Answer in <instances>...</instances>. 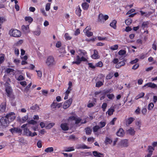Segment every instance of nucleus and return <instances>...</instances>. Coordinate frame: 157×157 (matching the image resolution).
Returning <instances> with one entry per match:
<instances>
[{"mask_svg": "<svg viewBox=\"0 0 157 157\" xmlns=\"http://www.w3.org/2000/svg\"><path fill=\"white\" fill-rule=\"evenodd\" d=\"M45 63L46 65L49 67L55 66L56 64L55 59L52 56H49L47 58Z\"/></svg>", "mask_w": 157, "mask_h": 157, "instance_id": "1", "label": "nucleus"}, {"mask_svg": "<svg viewBox=\"0 0 157 157\" xmlns=\"http://www.w3.org/2000/svg\"><path fill=\"white\" fill-rule=\"evenodd\" d=\"M28 125V124H25L22 125L21 127L22 128H24L23 132L24 134L27 136L33 137L35 136H36L37 134L35 132L33 133L29 130V129L26 127Z\"/></svg>", "mask_w": 157, "mask_h": 157, "instance_id": "2", "label": "nucleus"}, {"mask_svg": "<svg viewBox=\"0 0 157 157\" xmlns=\"http://www.w3.org/2000/svg\"><path fill=\"white\" fill-rule=\"evenodd\" d=\"M9 120L6 117H2L0 119V128L3 129L7 127L9 124Z\"/></svg>", "mask_w": 157, "mask_h": 157, "instance_id": "3", "label": "nucleus"}, {"mask_svg": "<svg viewBox=\"0 0 157 157\" xmlns=\"http://www.w3.org/2000/svg\"><path fill=\"white\" fill-rule=\"evenodd\" d=\"M5 87V90L7 94V96L9 98H12L13 90L10 84L7 82H6L4 84Z\"/></svg>", "mask_w": 157, "mask_h": 157, "instance_id": "4", "label": "nucleus"}, {"mask_svg": "<svg viewBox=\"0 0 157 157\" xmlns=\"http://www.w3.org/2000/svg\"><path fill=\"white\" fill-rule=\"evenodd\" d=\"M9 34L10 36L15 37H20L21 35V32L17 29H11L9 31Z\"/></svg>", "mask_w": 157, "mask_h": 157, "instance_id": "5", "label": "nucleus"}, {"mask_svg": "<svg viewBox=\"0 0 157 157\" xmlns=\"http://www.w3.org/2000/svg\"><path fill=\"white\" fill-rule=\"evenodd\" d=\"M6 119L9 120V123L13 121L16 118L15 114L14 112H11L7 114L5 117Z\"/></svg>", "mask_w": 157, "mask_h": 157, "instance_id": "6", "label": "nucleus"}, {"mask_svg": "<svg viewBox=\"0 0 157 157\" xmlns=\"http://www.w3.org/2000/svg\"><path fill=\"white\" fill-rule=\"evenodd\" d=\"M73 101L72 98H70L68 100L65 101L63 105V108L66 109L69 108L71 105Z\"/></svg>", "mask_w": 157, "mask_h": 157, "instance_id": "7", "label": "nucleus"}, {"mask_svg": "<svg viewBox=\"0 0 157 157\" xmlns=\"http://www.w3.org/2000/svg\"><path fill=\"white\" fill-rule=\"evenodd\" d=\"M143 87V88L150 87L152 89H156L157 88V85L154 83L149 82L144 85Z\"/></svg>", "mask_w": 157, "mask_h": 157, "instance_id": "8", "label": "nucleus"}, {"mask_svg": "<svg viewBox=\"0 0 157 157\" xmlns=\"http://www.w3.org/2000/svg\"><path fill=\"white\" fill-rule=\"evenodd\" d=\"M9 131L12 134L14 133H21L22 130L17 127H14L9 129Z\"/></svg>", "mask_w": 157, "mask_h": 157, "instance_id": "9", "label": "nucleus"}, {"mask_svg": "<svg viewBox=\"0 0 157 157\" xmlns=\"http://www.w3.org/2000/svg\"><path fill=\"white\" fill-rule=\"evenodd\" d=\"M6 100H5L1 103L0 105V112L3 113L5 112L6 108Z\"/></svg>", "mask_w": 157, "mask_h": 157, "instance_id": "10", "label": "nucleus"}, {"mask_svg": "<svg viewBox=\"0 0 157 157\" xmlns=\"http://www.w3.org/2000/svg\"><path fill=\"white\" fill-rule=\"evenodd\" d=\"M97 102V99L96 98H93L92 100H90L89 101V103L87 105V106L88 108H91L94 106Z\"/></svg>", "mask_w": 157, "mask_h": 157, "instance_id": "11", "label": "nucleus"}, {"mask_svg": "<svg viewBox=\"0 0 157 157\" xmlns=\"http://www.w3.org/2000/svg\"><path fill=\"white\" fill-rule=\"evenodd\" d=\"M119 145L121 147H128V140L124 139L121 140L119 143Z\"/></svg>", "mask_w": 157, "mask_h": 157, "instance_id": "12", "label": "nucleus"}, {"mask_svg": "<svg viewBox=\"0 0 157 157\" xmlns=\"http://www.w3.org/2000/svg\"><path fill=\"white\" fill-rule=\"evenodd\" d=\"M135 120V119L132 117H130L125 120L126 125L129 126Z\"/></svg>", "mask_w": 157, "mask_h": 157, "instance_id": "13", "label": "nucleus"}, {"mask_svg": "<svg viewBox=\"0 0 157 157\" xmlns=\"http://www.w3.org/2000/svg\"><path fill=\"white\" fill-rule=\"evenodd\" d=\"M82 12V10L79 6H78L76 8V10H75V14L79 17H80L81 16V12Z\"/></svg>", "mask_w": 157, "mask_h": 157, "instance_id": "14", "label": "nucleus"}, {"mask_svg": "<svg viewBox=\"0 0 157 157\" xmlns=\"http://www.w3.org/2000/svg\"><path fill=\"white\" fill-rule=\"evenodd\" d=\"M124 134V131L122 128H120L116 132L117 135L120 137H122Z\"/></svg>", "mask_w": 157, "mask_h": 157, "instance_id": "15", "label": "nucleus"}, {"mask_svg": "<svg viewBox=\"0 0 157 157\" xmlns=\"http://www.w3.org/2000/svg\"><path fill=\"white\" fill-rule=\"evenodd\" d=\"M60 127L63 131H67L69 129V127L67 124L66 123H62L60 125Z\"/></svg>", "mask_w": 157, "mask_h": 157, "instance_id": "16", "label": "nucleus"}, {"mask_svg": "<svg viewBox=\"0 0 157 157\" xmlns=\"http://www.w3.org/2000/svg\"><path fill=\"white\" fill-rule=\"evenodd\" d=\"M82 9L84 10H88L89 7V4L86 2L83 3L82 4Z\"/></svg>", "mask_w": 157, "mask_h": 157, "instance_id": "17", "label": "nucleus"}, {"mask_svg": "<svg viewBox=\"0 0 157 157\" xmlns=\"http://www.w3.org/2000/svg\"><path fill=\"white\" fill-rule=\"evenodd\" d=\"M124 57H123L122 56H121V57H119V60H122L123 59L122 61H121L119 63V64H120L121 66H124L125 65V63L127 61V60L125 59H124Z\"/></svg>", "mask_w": 157, "mask_h": 157, "instance_id": "18", "label": "nucleus"}, {"mask_svg": "<svg viewBox=\"0 0 157 157\" xmlns=\"http://www.w3.org/2000/svg\"><path fill=\"white\" fill-rule=\"evenodd\" d=\"M29 25H27L25 26V25H22L21 26V29L23 32L25 33L28 32L29 31Z\"/></svg>", "mask_w": 157, "mask_h": 157, "instance_id": "19", "label": "nucleus"}, {"mask_svg": "<svg viewBox=\"0 0 157 157\" xmlns=\"http://www.w3.org/2000/svg\"><path fill=\"white\" fill-rule=\"evenodd\" d=\"M81 62V60L79 56H76V61H73L72 62V63L73 64H75L77 65H79L80 64Z\"/></svg>", "mask_w": 157, "mask_h": 157, "instance_id": "20", "label": "nucleus"}, {"mask_svg": "<svg viewBox=\"0 0 157 157\" xmlns=\"http://www.w3.org/2000/svg\"><path fill=\"white\" fill-rule=\"evenodd\" d=\"M28 114H27L23 117H22L21 119H20L19 120V121L22 123L25 122L28 119Z\"/></svg>", "mask_w": 157, "mask_h": 157, "instance_id": "21", "label": "nucleus"}, {"mask_svg": "<svg viewBox=\"0 0 157 157\" xmlns=\"http://www.w3.org/2000/svg\"><path fill=\"white\" fill-rule=\"evenodd\" d=\"M127 131L130 135L132 136L134 135L135 133V131L134 130V129L131 127Z\"/></svg>", "mask_w": 157, "mask_h": 157, "instance_id": "22", "label": "nucleus"}, {"mask_svg": "<svg viewBox=\"0 0 157 157\" xmlns=\"http://www.w3.org/2000/svg\"><path fill=\"white\" fill-rule=\"evenodd\" d=\"M117 21L116 20H114L110 23L109 25L114 29H117Z\"/></svg>", "mask_w": 157, "mask_h": 157, "instance_id": "23", "label": "nucleus"}, {"mask_svg": "<svg viewBox=\"0 0 157 157\" xmlns=\"http://www.w3.org/2000/svg\"><path fill=\"white\" fill-rule=\"evenodd\" d=\"M92 59H96L98 58V52L97 50H94V54L91 55Z\"/></svg>", "mask_w": 157, "mask_h": 157, "instance_id": "24", "label": "nucleus"}, {"mask_svg": "<svg viewBox=\"0 0 157 157\" xmlns=\"http://www.w3.org/2000/svg\"><path fill=\"white\" fill-rule=\"evenodd\" d=\"M77 149H90V147H87L86 145L84 144H80L78 145V146L77 147Z\"/></svg>", "mask_w": 157, "mask_h": 157, "instance_id": "25", "label": "nucleus"}, {"mask_svg": "<svg viewBox=\"0 0 157 157\" xmlns=\"http://www.w3.org/2000/svg\"><path fill=\"white\" fill-rule=\"evenodd\" d=\"M25 20L26 21H28L29 24L31 23L33 20V18L30 16L25 17Z\"/></svg>", "mask_w": 157, "mask_h": 157, "instance_id": "26", "label": "nucleus"}, {"mask_svg": "<svg viewBox=\"0 0 157 157\" xmlns=\"http://www.w3.org/2000/svg\"><path fill=\"white\" fill-rule=\"evenodd\" d=\"M85 129V130L86 134L87 135H89L91 134V133L92 132V130L91 129H90V127H88L86 128Z\"/></svg>", "mask_w": 157, "mask_h": 157, "instance_id": "27", "label": "nucleus"}, {"mask_svg": "<svg viewBox=\"0 0 157 157\" xmlns=\"http://www.w3.org/2000/svg\"><path fill=\"white\" fill-rule=\"evenodd\" d=\"M106 122L105 121H101L99 124V129L104 127L106 125Z\"/></svg>", "mask_w": 157, "mask_h": 157, "instance_id": "28", "label": "nucleus"}, {"mask_svg": "<svg viewBox=\"0 0 157 157\" xmlns=\"http://www.w3.org/2000/svg\"><path fill=\"white\" fill-rule=\"evenodd\" d=\"M115 110L114 108H111L109 109L108 110L107 112L109 116H111L112 115L114 112Z\"/></svg>", "mask_w": 157, "mask_h": 157, "instance_id": "29", "label": "nucleus"}, {"mask_svg": "<svg viewBox=\"0 0 157 157\" xmlns=\"http://www.w3.org/2000/svg\"><path fill=\"white\" fill-rule=\"evenodd\" d=\"M53 151L54 149L52 147H48L46 148L44 150V151L47 153L51 152H53Z\"/></svg>", "mask_w": 157, "mask_h": 157, "instance_id": "30", "label": "nucleus"}, {"mask_svg": "<svg viewBox=\"0 0 157 157\" xmlns=\"http://www.w3.org/2000/svg\"><path fill=\"white\" fill-rule=\"evenodd\" d=\"M112 140L108 137H106L105 141V143L106 144H111L112 142Z\"/></svg>", "mask_w": 157, "mask_h": 157, "instance_id": "31", "label": "nucleus"}, {"mask_svg": "<svg viewBox=\"0 0 157 157\" xmlns=\"http://www.w3.org/2000/svg\"><path fill=\"white\" fill-rule=\"evenodd\" d=\"M88 64L89 65V68L92 69H94L95 68V66L98 67V63H97L95 66L93 65V64L92 63H88Z\"/></svg>", "mask_w": 157, "mask_h": 157, "instance_id": "32", "label": "nucleus"}, {"mask_svg": "<svg viewBox=\"0 0 157 157\" xmlns=\"http://www.w3.org/2000/svg\"><path fill=\"white\" fill-rule=\"evenodd\" d=\"M52 109H55L57 108V102L54 101L51 105Z\"/></svg>", "mask_w": 157, "mask_h": 157, "instance_id": "33", "label": "nucleus"}, {"mask_svg": "<svg viewBox=\"0 0 157 157\" xmlns=\"http://www.w3.org/2000/svg\"><path fill=\"white\" fill-rule=\"evenodd\" d=\"M132 22V20L130 18L127 19L125 21V24L127 25H130Z\"/></svg>", "mask_w": 157, "mask_h": 157, "instance_id": "34", "label": "nucleus"}, {"mask_svg": "<svg viewBox=\"0 0 157 157\" xmlns=\"http://www.w3.org/2000/svg\"><path fill=\"white\" fill-rule=\"evenodd\" d=\"M148 24L149 22L148 21H144L142 24V27L143 28L147 27Z\"/></svg>", "mask_w": 157, "mask_h": 157, "instance_id": "35", "label": "nucleus"}, {"mask_svg": "<svg viewBox=\"0 0 157 157\" xmlns=\"http://www.w3.org/2000/svg\"><path fill=\"white\" fill-rule=\"evenodd\" d=\"M113 90L112 88H110L107 90H104L103 92V94L105 95V94L109 93H111Z\"/></svg>", "mask_w": 157, "mask_h": 157, "instance_id": "36", "label": "nucleus"}, {"mask_svg": "<svg viewBox=\"0 0 157 157\" xmlns=\"http://www.w3.org/2000/svg\"><path fill=\"white\" fill-rule=\"evenodd\" d=\"M74 150L75 149L73 147H66L65 149V151L67 152H70Z\"/></svg>", "mask_w": 157, "mask_h": 157, "instance_id": "37", "label": "nucleus"}, {"mask_svg": "<svg viewBox=\"0 0 157 157\" xmlns=\"http://www.w3.org/2000/svg\"><path fill=\"white\" fill-rule=\"evenodd\" d=\"M103 16L104 15L101 13H100L99 14V22H103Z\"/></svg>", "mask_w": 157, "mask_h": 157, "instance_id": "38", "label": "nucleus"}, {"mask_svg": "<svg viewBox=\"0 0 157 157\" xmlns=\"http://www.w3.org/2000/svg\"><path fill=\"white\" fill-rule=\"evenodd\" d=\"M154 106V104L152 102L149 103L148 105V109L149 110H151L152 109Z\"/></svg>", "mask_w": 157, "mask_h": 157, "instance_id": "39", "label": "nucleus"}, {"mask_svg": "<svg viewBox=\"0 0 157 157\" xmlns=\"http://www.w3.org/2000/svg\"><path fill=\"white\" fill-rule=\"evenodd\" d=\"M126 53V51L124 50H120L118 52V54L120 56H123L125 55Z\"/></svg>", "mask_w": 157, "mask_h": 157, "instance_id": "40", "label": "nucleus"}, {"mask_svg": "<svg viewBox=\"0 0 157 157\" xmlns=\"http://www.w3.org/2000/svg\"><path fill=\"white\" fill-rule=\"evenodd\" d=\"M64 36L66 39L67 40H70L72 38V37L69 36V34L67 33H65Z\"/></svg>", "mask_w": 157, "mask_h": 157, "instance_id": "41", "label": "nucleus"}, {"mask_svg": "<svg viewBox=\"0 0 157 157\" xmlns=\"http://www.w3.org/2000/svg\"><path fill=\"white\" fill-rule=\"evenodd\" d=\"M118 47V45L116 44L110 47V49L112 50H117Z\"/></svg>", "mask_w": 157, "mask_h": 157, "instance_id": "42", "label": "nucleus"}, {"mask_svg": "<svg viewBox=\"0 0 157 157\" xmlns=\"http://www.w3.org/2000/svg\"><path fill=\"white\" fill-rule=\"evenodd\" d=\"M51 4L48 3L46 4L45 6V10L46 11H49L50 9Z\"/></svg>", "mask_w": 157, "mask_h": 157, "instance_id": "43", "label": "nucleus"}, {"mask_svg": "<svg viewBox=\"0 0 157 157\" xmlns=\"http://www.w3.org/2000/svg\"><path fill=\"white\" fill-rule=\"evenodd\" d=\"M107 105L106 103H104L101 106V108L102 109V110L103 111H105V109L107 107Z\"/></svg>", "mask_w": 157, "mask_h": 157, "instance_id": "44", "label": "nucleus"}, {"mask_svg": "<svg viewBox=\"0 0 157 157\" xmlns=\"http://www.w3.org/2000/svg\"><path fill=\"white\" fill-rule=\"evenodd\" d=\"M148 53H147L145 54H142L139 56L140 59H144L145 57L147 55Z\"/></svg>", "mask_w": 157, "mask_h": 157, "instance_id": "45", "label": "nucleus"}, {"mask_svg": "<svg viewBox=\"0 0 157 157\" xmlns=\"http://www.w3.org/2000/svg\"><path fill=\"white\" fill-rule=\"evenodd\" d=\"M85 32L86 34V35L88 37H90L92 36L93 34V33L92 32H90L89 31H85Z\"/></svg>", "mask_w": 157, "mask_h": 157, "instance_id": "46", "label": "nucleus"}, {"mask_svg": "<svg viewBox=\"0 0 157 157\" xmlns=\"http://www.w3.org/2000/svg\"><path fill=\"white\" fill-rule=\"evenodd\" d=\"M107 97L110 99L112 100L114 98V96L113 94H107Z\"/></svg>", "mask_w": 157, "mask_h": 157, "instance_id": "47", "label": "nucleus"}, {"mask_svg": "<svg viewBox=\"0 0 157 157\" xmlns=\"http://www.w3.org/2000/svg\"><path fill=\"white\" fill-rule=\"evenodd\" d=\"M148 152L152 153L153 151L154 150V148L151 146H149L148 147Z\"/></svg>", "mask_w": 157, "mask_h": 157, "instance_id": "48", "label": "nucleus"}, {"mask_svg": "<svg viewBox=\"0 0 157 157\" xmlns=\"http://www.w3.org/2000/svg\"><path fill=\"white\" fill-rule=\"evenodd\" d=\"M29 124H31L33 125H35L37 123V122L33 120H32L28 122Z\"/></svg>", "mask_w": 157, "mask_h": 157, "instance_id": "49", "label": "nucleus"}, {"mask_svg": "<svg viewBox=\"0 0 157 157\" xmlns=\"http://www.w3.org/2000/svg\"><path fill=\"white\" fill-rule=\"evenodd\" d=\"M82 120V119L79 118V117H78V118H76L75 121V124H78Z\"/></svg>", "mask_w": 157, "mask_h": 157, "instance_id": "50", "label": "nucleus"}, {"mask_svg": "<svg viewBox=\"0 0 157 157\" xmlns=\"http://www.w3.org/2000/svg\"><path fill=\"white\" fill-rule=\"evenodd\" d=\"M139 66V65L138 63H136L132 67V69L133 70H136L137 69Z\"/></svg>", "mask_w": 157, "mask_h": 157, "instance_id": "51", "label": "nucleus"}, {"mask_svg": "<svg viewBox=\"0 0 157 157\" xmlns=\"http://www.w3.org/2000/svg\"><path fill=\"white\" fill-rule=\"evenodd\" d=\"M24 78L22 75H20L18 78L17 79V80L18 81H21L24 79Z\"/></svg>", "mask_w": 157, "mask_h": 157, "instance_id": "52", "label": "nucleus"}, {"mask_svg": "<svg viewBox=\"0 0 157 157\" xmlns=\"http://www.w3.org/2000/svg\"><path fill=\"white\" fill-rule=\"evenodd\" d=\"M13 69L10 68H8L6 70V73L7 74L10 73V72H13Z\"/></svg>", "mask_w": 157, "mask_h": 157, "instance_id": "53", "label": "nucleus"}, {"mask_svg": "<svg viewBox=\"0 0 157 157\" xmlns=\"http://www.w3.org/2000/svg\"><path fill=\"white\" fill-rule=\"evenodd\" d=\"M37 147L39 148H41L42 147L41 142V141L39 140L37 143Z\"/></svg>", "mask_w": 157, "mask_h": 157, "instance_id": "54", "label": "nucleus"}, {"mask_svg": "<svg viewBox=\"0 0 157 157\" xmlns=\"http://www.w3.org/2000/svg\"><path fill=\"white\" fill-rule=\"evenodd\" d=\"M55 125L54 123H51L49 124L46 126L48 128H51Z\"/></svg>", "mask_w": 157, "mask_h": 157, "instance_id": "55", "label": "nucleus"}, {"mask_svg": "<svg viewBox=\"0 0 157 157\" xmlns=\"http://www.w3.org/2000/svg\"><path fill=\"white\" fill-rule=\"evenodd\" d=\"M117 118L116 117L114 118L110 122V124L113 125L115 124V122L116 121Z\"/></svg>", "mask_w": 157, "mask_h": 157, "instance_id": "56", "label": "nucleus"}, {"mask_svg": "<svg viewBox=\"0 0 157 157\" xmlns=\"http://www.w3.org/2000/svg\"><path fill=\"white\" fill-rule=\"evenodd\" d=\"M4 60V55L3 54V56L0 57V63H2Z\"/></svg>", "mask_w": 157, "mask_h": 157, "instance_id": "57", "label": "nucleus"}, {"mask_svg": "<svg viewBox=\"0 0 157 157\" xmlns=\"http://www.w3.org/2000/svg\"><path fill=\"white\" fill-rule=\"evenodd\" d=\"M42 93L44 95L47 96V94L48 93V91L47 90H42Z\"/></svg>", "mask_w": 157, "mask_h": 157, "instance_id": "58", "label": "nucleus"}, {"mask_svg": "<svg viewBox=\"0 0 157 157\" xmlns=\"http://www.w3.org/2000/svg\"><path fill=\"white\" fill-rule=\"evenodd\" d=\"M147 111V110L146 108H143L142 110V113L144 115L146 114Z\"/></svg>", "mask_w": 157, "mask_h": 157, "instance_id": "59", "label": "nucleus"}, {"mask_svg": "<svg viewBox=\"0 0 157 157\" xmlns=\"http://www.w3.org/2000/svg\"><path fill=\"white\" fill-rule=\"evenodd\" d=\"M36 71L37 73L38 76L39 77L41 78L42 76L41 71L40 70Z\"/></svg>", "mask_w": 157, "mask_h": 157, "instance_id": "60", "label": "nucleus"}, {"mask_svg": "<svg viewBox=\"0 0 157 157\" xmlns=\"http://www.w3.org/2000/svg\"><path fill=\"white\" fill-rule=\"evenodd\" d=\"M40 11L45 16H47V15L46 14V13L45 12V11L44 8L41 9Z\"/></svg>", "mask_w": 157, "mask_h": 157, "instance_id": "61", "label": "nucleus"}, {"mask_svg": "<svg viewBox=\"0 0 157 157\" xmlns=\"http://www.w3.org/2000/svg\"><path fill=\"white\" fill-rule=\"evenodd\" d=\"M135 11V10L134 9H131L129 10H128L127 13H126V14H129L132 13H133Z\"/></svg>", "mask_w": 157, "mask_h": 157, "instance_id": "62", "label": "nucleus"}, {"mask_svg": "<svg viewBox=\"0 0 157 157\" xmlns=\"http://www.w3.org/2000/svg\"><path fill=\"white\" fill-rule=\"evenodd\" d=\"M138 61H139V59H136L134 60H132L131 62L130 63L131 64H133L134 63H136Z\"/></svg>", "mask_w": 157, "mask_h": 157, "instance_id": "63", "label": "nucleus"}, {"mask_svg": "<svg viewBox=\"0 0 157 157\" xmlns=\"http://www.w3.org/2000/svg\"><path fill=\"white\" fill-rule=\"evenodd\" d=\"M61 43L59 41H58L56 44V47L57 48H59L61 46Z\"/></svg>", "mask_w": 157, "mask_h": 157, "instance_id": "64", "label": "nucleus"}]
</instances>
